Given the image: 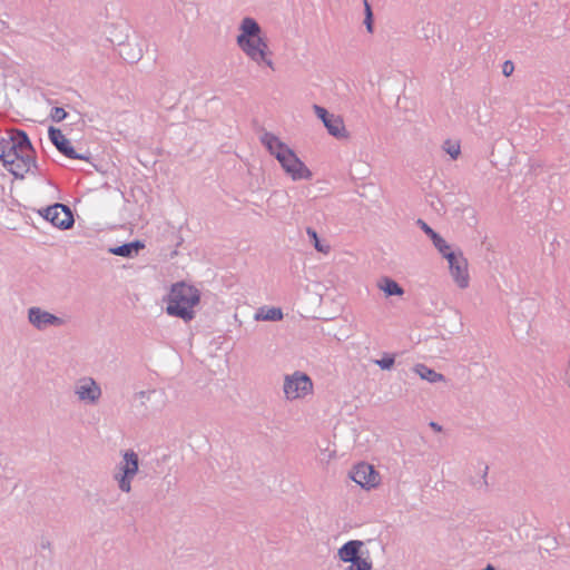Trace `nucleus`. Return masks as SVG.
Wrapping results in <instances>:
<instances>
[{"instance_id":"nucleus-9","label":"nucleus","mask_w":570,"mask_h":570,"mask_svg":"<svg viewBox=\"0 0 570 570\" xmlns=\"http://www.w3.org/2000/svg\"><path fill=\"white\" fill-rule=\"evenodd\" d=\"M43 217L53 226L61 229H68L73 225V216L71 210L61 204L49 206L45 210Z\"/></svg>"},{"instance_id":"nucleus-27","label":"nucleus","mask_w":570,"mask_h":570,"mask_svg":"<svg viewBox=\"0 0 570 570\" xmlns=\"http://www.w3.org/2000/svg\"><path fill=\"white\" fill-rule=\"evenodd\" d=\"M365 24L368 32L373 31V24H372V16L365 17Z\"/></svg>"},{"instance_id":"nucleus-11","label":"nucleus","mask_w":570,"mask_h":570,"mask_svg":"<svg viewBox=\"0 0 570 570\" xmlns=\"http://www.w3.org/2000/svg\"><path fill=\"white\" fill-rule=\"evenodd\" d=\"M49 137L52 144L58 148L59 151H61L65 156L71 159H83L82 156L78 155L73 147L71 146V142L69 139L66 138V136L62 134L60 129L57 128H50L49 129Z\"/></svg>"},{"instance_id":"nucleus-6","label":"nucleus","mask_w":570,"mask_h":570,"mask_svg":"<svg viewBox=\"0 0 570 570\" xmlns=\"http://www.w3.org/2000/svg\"><path fill=\"white\" fill-rule=\"evenodd\" d=\"M363 547V542L358 540H352L345 543L338 550V557L344 562H350V570H371L372 563L360 556V550Z\"/></svg>"},{"instance_id":"nucleus-1","label":"nucleus","mask_w":570,"mask_h":570,"mask_svg":"<svg viewBox=\"0 0 570 570\" xmlns=\"http://www.w3.org/2000/svg\"><path fill=\"white\" fill-rule=\"evenodd\" d=\"M0 159L16 177L23 178L35 166L33 149L23 131H12L0 140Z\"/></svg>"},{"instance_id":"nucleus-4","label":"nucleus","mask_w":570,"mask_h":570,"mask_svg":"<svg viewBox=\"0 0 570 570\" xmlns=\"http://www.w3.org/2000/svg\"><path fill=\"white\" fill-rule=\"evenodd\" d=\"M200 302L199 291L184 282L171 286L167 298L166 312L170 316L179 317L184 321H190L195 316L194 308Z\"/></svg>"},{"instance_id":"nucleus-22","label":"nucleus","mask_w":570,"mask_h":570,"mask_svg":"<svg viewBox=\"0 0 570 570\" xmlns=\"http://www.w3.org/2000/svg\"><path fill=\"white\" fill-rule=\"evenodd\" d=\"M53 121H62L67 117V112L63 108L55 107L50 114Z\"/></svg>"},{"instance_id":"nucleus-26","label":"nucleus","mask_w":570,"mask_h":570,"mask_svg":"<svg viewBox=\"0 0 570 570\" xmlns=\"http://www.w3.org/2000/svg\"><path fill=\"white\" fill-rule=\"evenodd\" d=\"M423 230L433 239V235H438L430 226H428L425 223H422Z\"/></svg>"},{"instance_id":"nucleus-16","label":"nucleus","mask_w":570,"mask_h":570,"mask_svg":"<svg viewBox=\"0 0 570 570\" xmlns=\"http://www.w3.org/2000/svg\"><path fill=\"white\" fill-rule=\"evenodd\" d=\"M414 372L417 375H420L421 379L426 380V381H429L431 383H435V382L444 380L442 374L436 373L435 371L429 368L428 366H425L423 364H417L414 367Z\"/></svg>"},{"instance_id":"nucleus-12","label":"nucleus","mask_w":570,"mask_h":570,"mask_svg":"<svg viewBox=\"0 0 570 570\" xmlns=\"http://www.w3.org/2000/svg\"><path fill=\"white\" fill-rule=\"evenodd\" d=\"M77 394L80 400L94 402L99 399L101 391L94 380L83 379L79 383Z\"/></svg>"},{"instance_id":"nucleus-18","label":"nucleus","mask_w":570,"mask_h":570,"mask_svg":"<svg viewBox=\"0 0 570 570\" xmlns=\"http://www.w3.org/2000/svg\"><path fill=\"white\" fill-rule=\"evenodd\" d=\"M434 246L439 249V252L443 255L444 258H449V254H454L455 252L451 250L450 245L438 234L433 235L432 239Z\"/></svg>"},{"instance_id":"nucleus-25","label":"nucleus","mask_w":570,"mask_h":570,"mask_svg":"<svg viewBox=\"0 0 570 570\" xmlns=\"http://www.w3.org/2000/svg\"><path fill=\"white\" fill-rule=\"evenodd\" d=\"M513 70H514V66L511 61H505L503 63L502 71H503L504 76H507V77L510 76L513 72Z\"/></svg>"},{"instance_id":"nucleus-5","label":"nucleus","mask_w":570,"mask_h":570,"mask_svg":"<svg viewBox=\"0 0 570 570\" xmlns=\"http://www.w3.org/2000/svg\"><path fill=\"white\" fill-rule=\"evenodd\" d=\"M313 392V382L304 373L295 372L284 380V393L288 400L303 399Z\"/></svg>"},{"instance_id":"nucleus-24","label":"nucleus","mask_w":570,"mask_h":570,"mask_svg":"<svg viewBox=\"0 0 570 570\" xmlns=\"http://www.w3.org/2000/svg\"><path fill=\"white\" fill-rule=\"evenodd\" d=\"M314 110L317 117L321 118L324 124L332 116L325 108L321 106H314Z\"/></svg>"},{"instance_id":"nucleus-17","label":"nucleus","mask_w":570,"mask_h":570,"mask_svg":"<svg viewBox=\"0 0 570 570\" xmlns=\"http://www.w3.org/2000/svg\"><path fill=\"white\" fill-rule=\"evenodd\" d=\"M255 317L262 321H281L283 312L278 307H263L258 309Z\"/></svg>"},{"instance_id":"nucleus-13","label":"nucleus","mask_w":570,"mask_h":570,"mask_svg":"<svg viewBox=\"0 0 570 570\" xmlns=\"http://www.w3.org/2000/svg\"><path fill=\"white\" fill-rule=\"evenodd\" d=\"M29 320L35 326L39 328L45 327L48 324L61 323V321L58 317L48 312H42L40 308H31L29 311Z\"/></svg>"},{"instance_id":"nucleus-20","label":"nucleus","mask_w":570,"mask_h":570,"mask_svg":"<svg viewBox=\"0 0 570 570\" xmlns=\"http://www.w3.org/2000/svg\"><path fill=\"white\" fill-rule=\"evenodd\" d=\"M307 234L311 237V239L313 240L314 247L316 248V250H318L320 253H323V254H327L330 252V249H331L330 245L322 244L317 236V233L314 229L308 228Z\"/></svg>"},{"instance_id":"nucleus-23","label":"nucleus","mask_w":570,"mask_h":570,"mask_svg":"<svg viewBox=\"0 0 570 570\" xmlns=\"http://www.w3.org/2000/svg\"><path fill=\"white\" fill-rule=\"evenodd\" d=\"M375 363L382 367L383 370H389L393 366L394 364V357L392 356H387V357H384L382 360H377L375 361Z\"/></svg>"},{"instance_id":"nucleus-14","label":"nucleus","mask_w":570,"mask_h":570,"mask_svg":"<svg viewBox=\"0 0 570 570\" xmlns=\"http://www.w3.org/2000/svg\"><path fill=\"white\" fill-rule=\"evenodd\" d=\"M325 127L327 128L328 132L335 137H343L345 135V126L343 120L332 115L326 121Z\"/></svg>"},{"instance_id":"nucleus-29","label":"nucleus","mask_w":570,"mask_h":570,"mask_svg":"<svg viewBox=\"0 0 570 570\" xmlns=\"http://www.w3.org/2000/svg\"><path fill=\"white\" fill-rule=\"evenodd\" d=\"M431 426L436 431H441V428L436 423H431Z\"/></svg>"},{"instance_id":"nucleus-28","label":"nucleus","mask_w":570,"mask_h":570,"mask_svg":"<svg viewBox=\"0 0 570 570\" xmlns=\"http://www.w3.org/2000/svg\"><path fill=\"white\" fill-rule=\"evenodd\" d=\"M365 13H366V17L367 16H372L371 7H370V4L367 3L366 0H365Z\"/></svg>"},{"instance_id":"nucleus-2","label":"nucleus","mask_w":570,"mask_h":570,"mask_svg":"<svg viewBox=\"0 0 570 570\" xmlns=\"http://www.w3.org/2000/svg\"><path fill=\"white\" fill-rule=\"evenodd\" d=\"M237 45L242 51L258 66H266L274 69L272 50L268 40L259 24L252 18H244L239 26Z\"/></svg>"},{"instance_id":"nucleus-3","label":"nucleus","mask_w":570,"mask_h":570,"mask_svg":"<svg viewBox=\"0 0 570 570\" xmlns=\"http://www.w3.org/2000/svg\"><path fill=\"white\" fill-rule=\"evenodd\" d=\"M261 141L293 180H308L312 178L313 174L308 167L277 136L265 132L261 137Z\"/></svg>"},{"instance_id":"nucleus-10","label":"nucleus","mask_w":570,"mask_h":570,"mask_svg":"<svg viewBox=\"0 0 570 570\" xmlns=\"http://www.w3.org/2000/svg\"><path fill=\"white\" fill-rule=\"evenodd\" d=\"M122 474L120 475L119 487L122 491H130V481L138 471V456L132 451H127L124 454V463L121 465Z\"/></svg>"},{"instance_id":"nucleus-7","label":"nucleus","mask_w":570,"mask_h":570,"mask_svg":"<svg viewBox=\"0 0 570 570\" xmlns=\"http://www.w3.org/2000/svg\"><path fill=\"white\" fill-rule=\"evenodd\" d=\"M351 478L354 482L366 490L376 488L381 482L380 473L373 465L367 463L356 464L351 472Z\"/></svg>"},{"instance_id":"nucleus-19","label":"nucleus","mask_w":570,"mask_h":570,"mask_svg":"<svg viewBox=\"0 0 570 570\" xmlns=\"http://www.w3.org/2000/svg\"><path fill=\"white\" fill-rule=\"evenodd\" d=\"M142 245L139 243H131V244H125L122 246L116 247L111 249V252L115 255L119 256H130L132 252H138L139 248H141Z\"/></svg>"},{"instance_id":"nucleus-8","label":"nucleus","mask_w":570,"mask_h":570,"mask_svg":"<svg viewBox=\"0 0 570 570\" xmlns=\"http://www.w3.org/2000/svg\"><path fill=\"white\" fill-rule=\"evenodd\" d=\"M449 263V268L451 276L453 277L455 284L460 288H465L469 286L470 276L468 271V261L463 256L462 253L449 254V258L446 259Z\"/></svg>"},{"instance_id":"nucleus-15","label":"nucleus","mask_w":570,"mask_h":570,"mask_svg":"<svg viewBox=\"0 0 570 570\" xmlns=\"http://www.w3.org/2000/svg\"><path fill=\"white\" fill-rule=\"evenodd\" d=\"M377 286L387 296H391V295L401 296V295H403L402 287L396 282H394L393 279H391L389 277L381 278L379 281V283H377Z\"/></svg>"},{"instance_id":"nucleus-21","label":"nucleus","mask_w":570,"mask_h":570,"mask_svg":"<svg viewBox=\"0 0 570 570\" xmlns=\"http://www.w3.org/2000/svg\"><path fill=\"white\" fill-rule=\"evenodd\" d=\"M443 148L452 159H456L461 153V146L459 141L446 140Z\"/></svg>"}]
</instances>
